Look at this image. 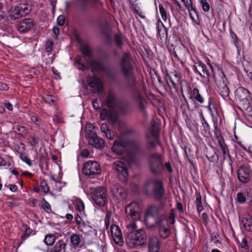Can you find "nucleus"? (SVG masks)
<instances>
[{"label":"nucleus","instance_id":"nucleus-1","mask_svg":"<svg viewBox=\"0 0 252 252\" xmlns=\"http://www.w3.org/2000/svg\"><path fill=\"white\" fill-rule=\"evenodd\" d=\"M135 62L132 54L129 51L124 52L120 58L119 68L126 80V87L130 89L131 94L134 91H140L137 87V81L134 74Z\"/></svg>","mask_w":252,"mask_h":252},{"label":"nucleus","instance_id":"nucleus-2","mask_svg":"<svg viewBox=\"0 0 252 252\" xmlns=\"http://www.w3.org/2000/svg\"><path fill=\"white\" fill-rule=\"evenodd\" d=\"M147 235L143 229H137L135 222H130L126 225L125 240L127 245L130 248L141 246L145 244Z\"/></svg>","mask_w":252,"mask_h":252},{"label":"nucleus","instance_id":"nucleus-3","mask_svg":"<svg viewBox=\"0 0 252 252\" xmlns=\"http://www.w3.org/2000/svg\"><path fill=\"white\" fill-rule=\"evenodd\" d=\"M147 161L149 169L151 172L156 175L161 174L164 169L168 172L173 171L170 162H165L164 156L158 153H151L147 157Z\"/></svg>","mask_w":252,"mask_h":252},{"label":"nucleus","instance_id":"nucleus-4","mask_svg":"<svg viewBox=\"0 0 252 252\" xmlns=\"http://www.w3.org/2000/svg\"><path fill=\"white\" fill-rule=\"evenodd\" d=\"M250 93L243 87L238 88L235 91V97L239 103V109L246 115L252 117V107L248 98Z\"/></svg>","mask_w":252,"mask_h":252},{"label":"nucleus","instance_id":"nucleus-5","mask_svg":"<svg viewBox=\"0 0 252 252\" xmlns=\"http://www.w3.org/2000/svg\"><path fill=\"white\" fill-rule=\"evenodd\" d=\"M75 65L78 69L83 71L88 69L90 65L92 67L91 70L93 72L102 71L108 74H109L110 72L109 69L104 67L103 64L99 62L93 60L92 59H88V60H86V63H84V59L80 58V56L76 57Z\"/></svg>","mask_w":252,"mask_h":252},{"label":"nucleus","instance_id":"nucleus-6","mask_svg":"<svg viewBox=\"0 0 252 252\" xmlns=\"http://www.w3.org/2000/svg\"><path fill=\"white\" fill-rule=\"evenodd\" d=\"M146 148L148 151L155 150L158 145H160L159 129L157 126L152 125L149 132L146 134Z\"/></svg>","mask_w":252,"mask_h":252},{"label":"nucleus","instance_id":"nucleus-7","mask_svg":"<svg viewBox=\"0 0 252 252\" xmlns=\"http://www.w3.org/2000/svg\"><path fill=\"white\" fill-rule=\"evenodd\" d=\"M106 188L102 186L90 189V194L96 205L102 207L106 204Z\"/></svg>","mask_w":252,"mask_h":252},{"label":"nucleus","instance_id":"nucleus-8","mask_svg":"<svg viewBox=\"0 0 252 252\" xmlns=\"http://www.w3.org/2000/svg\"><path fill=\"white\" fill-rule=\"evenodd\" d=\"M219 77L213 74L214 81L218 87L220 94L223 97H227L229 94V90L227 86V79L222 70H219Z\"/></svg>","mask_w":252,"mask_h":252},{"label":"nucleus","instance_id":"nucleus-9","mask_svg":"<svg viewBox=\"0 0 252 252\" xmlns=\"http://www.w3.org/2000/svg\"><path fill=\"white\" fill-rule=\"evenodd\" d=\"M112 167L120 180L126 182L128 174L127 164L121 161H116L113 164Z\"/></svg>","mask_w":252,"mask_h":252},{"label":"nucleus","instance_id":"nucleus-10","mask_svg":"<svg viewBox=\"0 0 252 252\" xmlns=\"http://www.w3.org/2000/svg\"><path fill=\"white\" fill-rule=\"evenodd\" d=\"M140 209L139 204L136 202H132L126 207V214L128 219H131L134 221L140 219Z\"/></svg>","mask_w":252,"mask_h":252},{"label":"nucleus","instance_id":"nucleus-11","mask_svg":"<svg viewBox=\"0 0 252 252\" xmlns=\"http://www.w3.org/2000/svg\"><path fill=\"white\" fill-rule=\"evenodd\" d=\"M100 166L95 161H88L85 163L83 168V173L88 176L98 175L100 173Z\"/></svg>","mask_w":252,"mask_h":252},{"label":"nucleus","instance_id":"nucleus-12","mask_svg":"<svg viewBox=\"0 0 252 252\" xmlns=\"http://www.w3.org/2000/svg\"><path fill=\"white\" fill-rule=\"evenodd\" d=\"M86 136L88 140L90 145L96 149H102L104 147V140L99 137L96 133L92 130H88L86 131Z\"/></svg>","mask_w":252,"mask_h":252},{"label":"nucleus","instance_id":"nucleus-13","mask_svg":"<svg viewBox=\"0 0 252 252\" xmlns=\"http://www.w3.org/2000/svg\"><path fill=\"white\" fill-rule=\"evenodd\" d=\"M251 173V168L245 164L241 165L237 171L238 179L242 183H247L250 181Z\"/></svg>","mask_w":252,"mask_h":252},{"label":"nucleus","instance_id":"nucleus-14","mask_svg":"<svg viewBox=\"0 0 252 252\" xmlns=\"http://www.w3.org/2000/svg\"><path fill=\"white\" fill-rule=\"evenodd\" d=\"M87 81L93 93L99 94L102 93L103 91V86L100 79L95 77H88Z\"/></svg>","mask_w":252,"mask_h":252},{"label":"nucleus","instance_id":"nucleus-15","mask_svg":"<svg viewBox=\"0 0 252 252\" xmlns=\"http://www.w3.org/2000/svg\"><path fill=\"white\" fill-rule=\"evenodd\" d=\"M165 192L162 181L157 180L154 182L153 196L155 200H161Z\"/></svg>","mask_w":252,"mask_h":252},{"label":"nucleus","instance_id":"nucleus-16","mask_svg":"<svg viewBox=\"0 0 252 252\" xmlns=\"http://www.w3.org/2000/svg\"><path fill=\"white\" fill-rule=\"evenodd\" d=\"M192 68L196 73H197L203 78H209L210 73L206 65L201 61H197L194 62Z\"/></svg>","mask_w":252,"mask_h":252},{"label":"nucleus","instance_id":"nucleus-17","mask_svg":"<svg viewBox=\"0 0 252 252\" xmlns=\"http://www.w3.org/2000/svg\"><path fill=\"white\" fill-rule=\"evenodd\" d=\"M110 230L111 235L115 244L122 246L124 244V240L120 227L117 225H112Z\"/></svg>","mask_w":252,"mask_h":252},{"label":"nucleus","instance_id":"nucleus-18","mask_svg":"<svg viewBox=\"0 0 252 252\" xmlns=\"http://www.w3.org/2000/svg\"><path fill=\"white\" fill-rule=\"evenodd\" d=\"M34 25L35 23L32 19H25L17 25V30L20 32H27L33 28Z\"/></svg>","mask_w":252,"mask_h":252},{"label":"nucleus","instance_id":"nucleus-19","mask_svg":"<svg viewBox=\"0 0 252 252\" xmlns=\"http://www.w3.org/2000/svg\"><path fill=\"white\" fill-rule=\"evenodd\" d=\"M155 219V223L151 224L148 223L147 219H144V223L148 228L153 229L156 226H158L159 228L160 226L167 224L166 217L164 214L159 215L158 217Z\"/></svg>","mask_w":252,"mask_h":252},{"label":"nucleus","instance_id":"nucleus-20","mask_svg":"<svg viewBox=\"0 0 252 252\" xmlns=\"http://www.w3.org/2000/svg\"><path fill=\"white\" fill-rule=\"evenodd\" d=\"M101 119L107 120L111 124H115L117 119V112L114 110L103 109L100 114Z\"/></svg>","mask_w":252,"mask_h":252},{"label":"nucleus","instance_id":"nucleus-21","mask_svg":"<svg viewBox=\"0 0 252 252\" xmlns=\"http://www.w3.org/2000/svg\"><path fill=\"white\" fill-rule=\"evenodd\" d=\"M105 104L109 108H114L117 106V98L113 91H108L105 100Z\"/></svg>","mask_w":252,"mask_h":252},{"label":"nucleus","instance_id":"nucleus-22","mask_svg":"<svg viewBox=\"0 0 252 252\" xmlns=\"http://www.w3.org/2000/svg\"><path fill=\"white\" fill-rule=\"evenodd\" d=\"M156 27L157 29L158 37H159L161 40L165 39L166 41L169 43V39H168L167 29L159 20L157 21Z\"/></svg>","mask_w":252,"mask_h":252},{"label":"nucleus","instance_id":"nucleus-23","mask_svg":"<svg viewBox=\"0 0 252 252\" xmlns=\"http://www.w3.org/2000/svg\"><path fill=\"white\" fill-rule=\"evenodd\" d=\"M131 95L133 99L136 101L139 109L144 112L145 110L146 101L142 95L140 91L135 90L134 93Z\"/></svg>","mask_w":252,"mask_h":252},{"label":"nucleus","instance_id":"nucleus-24","mask_svg":"<svg viewBox=\"0 0 252 252\" xmlns=\"http://www.w3.org/2000/svg\"><path fill=\"white\" fill-rule=\"evenodd\" d=\"M160 244L161 242L158 237L153 236L150 237L148 242V250L149 252H158Z\"/></svg>","mask_w":252,"mask_h":252},{"label":"nucleus","instance_id":"nucleus-25","mask_svg":"<svg viewBox=\"0 0 252 252\" xmlns=\"http://www.w3.org/2000/svg\"><path fill=\"white\" fill-rule=\"evenodd\" d=\"M241 224L245 230L252 232V216L245 213L240 218Z\"/></svg>","mask_w":252,"mask_h":252},{"label":"nucleus","instance_id":"nucleus-26","mask_svg":"<svg viewBox=\"0 0 252 252\" xmlns=\"http://www.w3.org/2000/svg\"><path fill=\"white\" fill-rule=\"evenodd\" d=\"M216 138L218 140V144L221 149L222 153L223 155L224 158H230L229 154V150L227 146L225 143L224 139L221 135H218L217 133H216Z\"/></svg>","mask_w":252,"mask_h":252},{"label":"nucleus","instance_id":"nucleus-27","mask_svg":"<svg viewBox=\"0 0 252 252\" xmlns=\"http://www.w3.org/2000/svg\"><path fill=\"white\" fill-rule=\"evenodd\" d=\"M160 208L156 205H151L147 209L145 213V219H147L148 217L156 218L160 215Z\"/></svg>","mask_w":252,"mask_h":252},{"label":"nucleus","instance_id":"nucleus-28","mask_svg":"<svg viewBox=\"0 0 252 252\" xmlns=\"http://www.w3.org/2000/svg\"><path fill=\"white\" fill-rule=\"evenodd\" d=\"M126 143L125 141H115L112 147V151L117 155H121L126 150Z\"/></svg>","mask_w":252,"mask_h":252},{"label":"nucleus","instance_id":"nucleus-29","mask_svg":"<svg viewBox=\"0 0 252 252\" xmlns=\"http://www.w3.org/2000/svg\"><path fill=\"white\" fill-rule=\"evenodd\" d=\"M189 98L194 103L196 101L202 104L204 102V99L203 96L199 93V91L197 88H194L191 90Z\"/></svg>","mask_w":252,"mask_h":252},{"label":"nucleus","instance_id":"nucleus-30","mask_svg":"<svg viewBox=\"0 0 252 252\" xmlns=\"http://www.w3.org/2000/svg\"><path fill=\"white\" fill-rule=\"evenodd\" d=\"M97 0H76L78 5L82 11H85L91 5H94Z\"/></svg>","mask_w":252,"mask_h":252},{"label":"nucleus","instance_id":"nucleus-31","mask_svg":"<svg viewBox=\"0 0 252 252\" xmlns=\"http://www.w3.org/2000/svg\"><path fill=\"white\" fill-rule=\"evenodd\" d=\"M81 236L78 234H72L70 237V247L74 249L81 248L83 245L81 244Z\"/></svg>","mask_w":252,"mask_h":252},{"label":"nucleus","instance_id":"nucleus-32","mask_svg":"<svg viewBox=\"0 0 252 252\" xmlns=\"http://www.w3.org/2000/svg\"><path fill=\"white\" fill-rule=\"evenodd\" d=\"M80 50L82 53L84 57H81L84 59V63H86V60L88 59H92V51L90 46L87 44H83L81 46ZM81 58V57H80Z\"/></svg>","mask_w":252,"mask_h":252},{"label":"nucleus","instance_id":"nucleus-33","mask_svg":"<svg viewBox=\"0 0 252 252\" xmlns=\"http://www.w3.org/2000/svg\"><path fill=\"white\" fill-rule=\"evenodd\" d=\"M189 11V16L192 21L197 25L200 24V20L199 17V13L193 6H190L188 9Z\"/></svg>","mask_w":252,"mask_h":252},{"label":"nucleus","instance_id":"nucleus-34","mask_svg":"<svg viewBox=\"0 0 252 252\" xmlns=\"http://www.w3.org/2000/svg\"><path fill=\"white\" fill-rule=\"evenodd\" d=\"M101 132L105 134V136L110 140H113L114 138L115 134L114 132L110 129L106 123H103L100 126Z\"/></svg>","mask_w":252,"mask_h":252},{"label":"nucleus","instance_id":"nucleus-35","mask_svg":"<svg viewBox=\"0 0 252 252\" xmlns=\"http://www.w3.org/2000/svg\"><path fill=\"white\" fill-rule=\"evenodd\" d=\"M9 18L11 20H15L21 18L24 16L21 13L17 5L11 8L10 13L9 14Z\"/></svg>","mask_w":252,"mask_h":252},{"label":"nucleus","instance_id":"nucleus-36","mask_svg":"<svg viewBox=\"0 0 252 252\" xmlns=\"http://www.w3.org/2000/svg\"><path fill=\"white\" fill-rule=\"evenodd\" d=\"M66 247V243L63 240H60L56 243L52 252H65Z\"/></svg>","mask_w":252,"mask_h":252},{"label":"nucleus","instance_id":"nucleus-37","mask_svg":"<svg viewBox=\"0 0 252 252\" xmlns=\"http://www.w3.org/2000/svg\"><path fill=\"white\" fill-rule=\"evenodd\" d=\"M206 157L210 162L213 163H217L219 159V156L213 149L207 150Z\"/></svg>","mask_w":252,"mask_h":252},{"label":"nucleus","instance_id":"nucleus-38","mask_svg":"<svg viewBox=\"0 0 252 252\" xmlns=\"http://www.w3.org/2000/svg\"><path fill=\"white\" fill-rule=\"evenodd\" d=\"M158 229L160 236L162 238H166L170 233V230L168 224L163 226H160V227L158 228Z\"/></svg>","mask_w":252,"mask_h":252},{"label":"nucleus","instance_id":"nucleus-39","mask_svg":"<svg viewBox=\"0 0 252 252\" xmlns=\"http://www.w3.org/2000/svg\"><path fill=\"white\" fill-rule=\"evenodd\" d=\"M17 6L24 16L28 15L31 11V9L27 3H20Z\"/></svg>","mask_w":252,"mask_h":252},{"label":"nucleus","instance_id":"nucleus-40","mask_svg":"<svg viewBox=\"0 0 252 252\" xmlns=\"http://www.w3.org/2000/svg\"><path fill=\"white\" fill-rule=\"evenodd\" d=\"M56 239V236L52 234H47L45 236L44 242L47 246L53 245Z\"/></svg>","mask_w":252,"mask_h":252},{"label":"nucleus","instance_id":"nucleus-41","mask_svg":"<svg viewBox=\"0 0 252 252\" xmlns=\"http://www.w3.org/2000/svg\"><path fill=\"white\" fill-rule=\"evenodd\" d=\"M23 226L25 227L26 230L22 235V241L19 243L18 247H19L22 244L23 242L27 239L32 232V230L26 224L24 225Z\"/></svg>","mask_w":252,"mask_h":252},{"label":"nucleus","instance_id":"nucleus-42","mask_svg":"<svg viewBox=\"0 0 252 252\" xmlns=\"http://www.w3.org/2000/svg\"><path fill=\"white\" fill-rule=\"evenodd\" d=\"M78 228L84 234H88L92 232L93 228L90 225L86 224L85 222H82L81 225L78 226Z\"/></svg>","mask_w":252,"mask_h":252},{"label":"nucleus","instance_id":"nucleus-43","mask_svg":"<svg viewBox=\"0 0 252 252\" xmlns=\"http://www.w3.org/2000/svg\"><path fill=\"white\" fill-rule=\"evenodd\" d=\"M199 115H200V117L201 118V123L203 126L204 131L206 132L209 133L210 131V128L209 125L208 124V123L207 122V121H206V120L205 119L203 115V113L201 111L199 113Z\"/></svg>","mask_w":252,"mask_h":252},{"label":"nucleus","instance_id":"nucleus-44","mask_svg":"<svg viewBox=\"0 0 252 252\" xmlns=\"http://www.w3.org/2000/svg\"><path fill=\"white\" fill-rule=\"evenodd\" d=\"M196 194V209L197 211L199 213L203 210V207L202 205L201 196L200 193L197 192Z\"/></svg>","mask_w":252,"mask_h":252},{"label":"nucleus","instance_id":"nucleus-45","mask_svg":"<svg viewBox=\"0 0 252 252\" xmlns=\"http://www.w3.org/2000/svg\"><path fill=\"white\" fill-rule=\"evenodd\" d=\"M171 77H172V78H173V81L174 83L175 84V87H176V85L180 82L181 75L176 72H171L169 73Z\"/></svg>","mask_w":252,"mask_h":252},{"label":"nucleus","instance_id":"nucleus-46","mask_svg":"<svg viewBox=\"0 0 252 252\" xmlns=\"http://www.w3.org/2000/svg\"><path fill=\"white\" fill-rule=\"evenodd\" d=\"M230 33L231 38L233 39V41L235 44V47L238 50V43L240 40L237 37V35L234 32L232 31V30L230 31Z\"/></svg>","mask_w":252,"mask_h":252},{"label":"nucleus","instance_id":"nucleus-47","mask_svg":"<svg viewBox=\"0 0 252 252\" xmlns=\"http://www.w3.org/2000/svg\"><path fill=\"white\" fill-rule=\"evenodd\" d=\"M115 42L118 47H121L123 45V39L121 35L116 34L115 35Z\"/></svg>","mask_w":252,"mask_h":252},{"label":"nucleus","instance_id":"nucleus-48","mask_svg":"<svg viewBox=\"0 0 252 252\" xmlns=\"http://www.w3.org/2000/svg\"><path fill=\"white\" fill-rule=\"evenodd\" d=\"M20 158L22 161L26 162L28 165L32 166V163L30 159L25 154L21 152L20 153Z\"/></svg>","mask_w":252,"mask_h":252},{"label":"nucleus","instance_id":"nucleus-49","mask_svg":"<svg viewBox=\"0 0 252 252\" xmlns=\"http://www.w3.org/2000/svg\"><path fill=\"white\" fill-rule=\"evenodd\" d=\"M158 7H159V13L161 15L162 19L163 20L166 21L167 18V15L166 12L165 10L163 8V5L161 4H160L158 5Z\"/></svg>","mask_w":252,"mask_h":252},{"label":"nucleus","instance_id":"nucleus-50","mask_svg":"<svg viewBox=\"0 0 252 252\" xmlns=\"http://www.w3.org/2000/svg\"><path fill=\"white\" fill-rule=\"evenodd\" d=\"M165 80H166V82L167 85L169 87H170V83H171L172 87L174 88H176L175 84L174 83V82L173 81V78H172V77H171V76L170 75V74L169 73H167L165 75Z\"/></svg>","mask_w":252,"mask_h":252},{"label":"nucleus","instance_id":"nucleus-51","mask_svg":"<svg viewBox=\"0 0 252 252\" xmlns=\"http://www.w3.org/2000/svg\"><path fill=\"white\" fill-rule=\"evenodd\" d=\"M40 187L45 193H47L49 191V188L45 180L41 182Z\"/></svg>","mask_w":252,"mask_h":252},{"label":"nucleus","instance_id":"nucleus-52","mask_svg":"<svg viewBox=\"0 0 252 252\" xmlns=\"http://www.w3.org/2000/svg\"><path fill=\"white\" fill-rule=\"evenodd\" d=\"M53 42L51 39H48L45 44V50L46 52H50L53 49Z\"/></svg>","mask_w":252,"mask_h":252},{"label":"nucleus","instance_id":"nucleus-53","mask_svg":"<svg viewBox=\"0 0 252 252\" xmlns=\"http://www.w3.org/2000/svg\"><path fill=\"white\" fill-rule=\"evenodd\" d=\"M200 2L203 10L205 12L208 11L210 9V6L207 0H200Z\"/></svg>","mask_w":252,"mask_h":252},{"label":"nucleus","instance_id":"nucleus-54","mask_svg":"<svg viewBox=\"0 0 252 252\" xmlns=\"http://www.w3.org/2000/svg\"><path fill=\"white\" fill-rule=\"evenodd\" d=\"M76 209L80 212L83 211L85 209V205L82 200H79L76 203Z\"/></svg>","mask_w":252,"mask_h":252},{"label":"nucleus","instance_id":"nucleus-55","mask_svg":"<svg viewBox=\"0 0 252 252\" xmlns=\"http://www.w3.org/2000/svg\"><path fill=\"white\" fill-rule=\"evenodd\" d=\"M237 200L240 203L246 202V196L242 192H239L237 194Z\"/></svg>","mask_w":252,"mask_h":252},{"label":"nucleus","instance_id":"nucleus-56","mask_svg":"<svg viewBox=\"0 0 252 252\" xmlns=\"http://www.w3.org/2000/svg\"><path fill=\"white\" fill-rule=\"evenodd\" d=\"M99 101L100 100L97 98L92 100V104L93 107L96 110H100L101 108V105H100L99 103Z\"/></svg>","mask_w":252,"mask_h":252},{"label":"nucleus","instance_id":"nucleus-57","mask_svg":"<svg viewBox=\"0 0 252 252\" xmlns=\"http://www.w3.org/2000/svg\"><path fill=\"white\" fill-rule=\"evenodd\" d=\"M44 200V204L42 205V208L44 209L45 211H46L47 213H49L51 212V209L50 205L48 202H47L45 199H43Z\"/></svg>","mask_w":252,"mask_h":252},{"label":"nucleus","instance_id":"nucleus-58","mask_svg":"<svg viewBox=\"0 0 252 252\" xmlns=\"http://www.w3.org/2000/svg\"><path fill=\"white\" fill-rule=\"evenodd\" d=\"M65 18L64 15H60L57 18V24L58 25L62 26L65 23Z\"/></svg>","mask_w":252,"mask_h":252},{"label":"nucleus","instance_id":"nucleus-59","mask_svg":"<svg viewBox=\"0 0 252 252\" xmlns=\"http://www.w3.org/2000/svg\"><path fill=\"white\" fill-rule=\"evenodd\" d=\"M103 34L104 35V40L107 44H110L111 41V36L109 33L108 32H103Z\"/></svg>","mask_w":252,"mask_h":252},{"label":"nucleus","instance_id":"nucleus-60","mask_svg":"<svg viewBox=\"0 0 252 252\" xmlns=\"http://www.w3.org/2000/svg\"><path fill=\"white\" fill-rule=\"evenodd\" d=\"M31 119L37 126H40L41 123V119L38 118L37 116H32L31 117Z\"/></svg>","mask_w":252,"mask_h":252},{"label":"nucleus","instance_id":"nucleus-61","mask_svg":"<svg viewBox=\"0 0 252 252\" xmlns=\"http://www.w3.org/2000/svg\"><path fill=\"white\" fill-rule=\"evenodd\" d=\"M171 56L172 59L174 61H179V58L178 57L176 51L175 50V48L173 49V50H170V51Z\"/></svg>","mask_w":252,"mask_h":252},{"label":"nucleus","instance_id":"nucleus-62","mask_svg":"<svg viewBox=\"0 0 252 252\" xmlns=\"http://www.w3.org/2000/svg\"><path fill=\"white\" fill-rule=\"evenodd\" d=\"M175 210L174 209H172L169 213V219L171 220V223H174L175 221Z\"/></svg>","mask_w":252,"mask_h":252},{"label":"nucleus","instance_id":"nucleus-63","mask_svg":"<svg viewBox=\"0 0 252 252\" xmlns=\"http://www.w3.org/2000/svg\"><path fill=\"white\" fill-rule=\"evenodd\" d=\"M181 1L184 3V4L188 9H189V7L190 8V6H193L191 0H181Z\"/></svg>","mask_w":252,"mask_h":252},{"label":"nucleus","instance_id":"nucleus-64","mask_svg":"<svg viewBox=\"0 0 252 252\" xmlns=\"http://www.w3.org/2000/svg\"><path fill=\"white\" fill-rule=\"evenodd\" d=\"M75 221L78 225V226H79L82 223V222H84V221L83 220L81 217L79 216L78 214L77 215V216L75 217Z\"/></svg>","mask_w":252,"mask_h":252}]
</instances>
